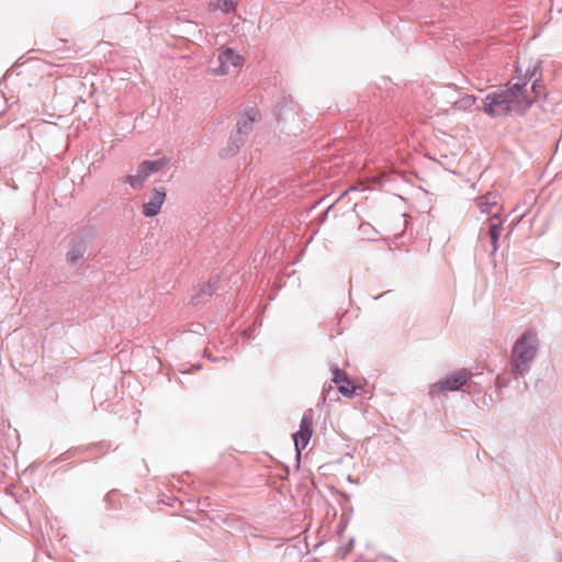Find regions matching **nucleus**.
Returning a JSON list of instances; mask_svg holds the SVG:
<instances>
[{"label": "nucleus", "instance_id": "nucleus-3", "mask_svg": "<svg viewBox=\"0 0 562 562\" xmlns=\"http://www.w3.org/2000/svg\"><path fill=\"white\" fill-rule=\"evenodd\" d=\"M166 166V159L145 160L138 166L136 173L127 176L125 181L130 183L132 188L139 190L144 187L145 181L151 173L161 170Z\"/></svg>", "mask_w": 562, "mask_h": 562}, {"label": "nucleus", "instance_id": "nucleus-4", "mask_svg": "<svg viewBox=\"0 0 562 562\" xmlns=\"http://www.w3.org/2000/svg\"><path fill=\"white\" fill-rule=\"evenodd\" d=\"M244 57L232 48H224L218 54L220 66L212 70L213 75L224 76L232 69L239 70L244 65Z\"/></svg>", "mask_w": 562, "mask_h": 562}, {"label": "nucleus", "instance_id": "nucleus-14", "mask_svg": "<svg viewBox=\"0 0 562 562\" xmlns=\"http://www.w3.org/2000/svg\"><path fill=\"white\" fill-rule=\"evenodd\" d=\"M211 10H222L223 12H231L235 9L234 0H217L215 3H210Z\"/></svg>", "mask_w": 562, "mask_h": 562}, {"label": "nucleus", "instance_id": "nucleus-10", "mask_svg": "<svg viewBox=\"0 0 562 562\" xmlns=\"http://www.w3.org/2000/svg\"><path fill=\"white\" fill-rule=\"evenodd\" d=\"M85 252H86L85 244L81 241H75L71 244V246L66 255L67 261L70 263H76L83 258Z\"/></svg>", "mask_w": 562, "mask_h": 562}, {"label": "nucleus", "instance_id": "nucleus-7", "mask_svg": "<svg viewBox=\"0 0 562 562\" xmlns=\"http://www.w3.org/2000/svg\"><path fill=\"white\" fill-rule=\"evenodd\" d=\"M166 192L164 189H155L150 196V200L143 205V214L147 217L157 215L165 202Z\"/></svg>", "mask_w": 562, "mask_h": 562}, {"label": "nucleus", "instance_id": "nucleus-8", "mask_svg": "<svg viewBox=\"0 0 562 562\" xmlns=\"http://www.w3.org/2000/svg\"><path fill=\"white\" fill-rule=\"evenodd\" d=\"M331 372L333 381L338 386L339 392L347 397H352L355 394V386L351 385L346 372L338 368H334Z\"/></svg>", "mask_w": 562, "mask_h": 562}, {"label": "nucleus", "instance_id": "nucleus-9", "mask_svg": "<svg viewBox=\"0 0 562 562\" xmlns=\"http://www.w3.org/2000/svg\"><path fill=\"white\" fill-rule=\"evenodd\" d=\"M479 207L482 213L491 214L494 220L497 218V213L501 211V206L495 201V196L485 195L479 202Z\"/></svg>", "mask_w": 562, "mask_h": 562}, {"label": "nucleus", "instance_id": "nucleus-2", "mask_svg": "<svg viewBox=\"0 0 562 562\" xmlns=\"http://www.w3.org/2000/svg\"><path fill=\"white\" fill-rule=\"evenodd\" d=\"M536 351V334L532 331H526L521 338L516 341L513 348L514 364L518 373H525L527 364L533 359Z\"/></svg>", "mask_w": 562, "mask_h": 562}, {"label": "nucleus", "instance_id": "nucleus-11", "mask_svg": "<svg viewBox=\"0 0 562 562\" xmlns=\"http://www.w3.org/2000/svg\"><path fill=\"white\" fill-rule=\"evenodd\" d=\"M260 117V114L258 111H255V110H251L250 113H247L245 116H243L237 125H238V132L239 133H244V134H247L250 128H251V125L255 121H257L258 119Z\"/></svg>", "mask_w": 562, "mask_h": 562}, {"label": "nucleus", "instance_id": "nucleus-1", "mask_svg": "<svg viewBox=\"0 0 562 562\" xmlns=\"http://www.w3.org/2000/svg\"><path fill=\"white\" fill-rule=\"evenodd\" d=\"M526 87L527 83H515L504 90L487 94L484 101V112L490 116L506 115L510 112H525L542 90V87L533 83L531 92L535 97L531 98Z\"/></svg>", "mask_w": 562, "mask_h": 562}, {"label": "nucleus", "instance_id": "nucleus-6", "mask_svg": "<svg viewBox=\"0 0 562 562\" xmlns=\"http://www.w3.org/2000/svg\"><path fill=\"white\" fill-rule=\"evenodd\" d=\"M312 419L304 416L301 420L300 430L293 435L295 449L300 457L301 451L307 446L312 437Z\"/></svg>", "mask_w": 562, "mask_h": 562}, {"label": "nucleus", "instance_id": "nucleus-5", "mask_svg": "<svg viewBox=\"0 0 562 562\" xmlns=\"http://www.w3.org/2000/svg\"><path fill=\"white\" fill-rule=\"evenodd\" d=\"M470 373L465 370H460L458 372H453L451 375L446 378L445 380L436 383L434 385V390L438 391H457L461 389L468 381Z\"/></svg>", "mask_w": 562, "mask_h": 562}, {"label": "nucleus", "instance_id": "nucleus-12", "mask_svg": "<svg viewBox=\"0 0 562 562\" xmlns=\"http://www.w3.org/2000/svg\"><path fill=\"white\" fill-rule=\"evenodd\" d=\"M475 102L476 100L473 95L465 94L453 102L452 109L454 111H470L474 108Z\"/></svg>", "mask_w": 562, "mask_h": 562}, {"label": "nucleus", "instance_id": "nucleus-13", "mask_svg": "<svg viewBox=\"0 0 562 562\" xmlns=\"http://www.w3.org/2000/svg\"><path fill=\"white\" fill-rule=\"evenodd\" d=\"M488 233H490V237L492 239L493 249L496 250L497 241H498V238L501 235V221L498 218L493 220L491 222Z\"/></svg>", "mask_w": 562, "mask_h": 562}]
</instances>
